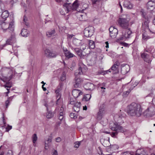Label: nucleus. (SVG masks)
Returning a JSON list of instances; mask_svg holds the SVG:
<instances>
[{"mask_svg": "<svg viewBox=\"0 0 155 155\" xmlns=\"http://www.w3.org/2000/svg\"><path fill=\"white\" fill-rule=\"evenodd\" d=\"M97 1V0H92V3L93 5H94L96 4V2Z\"/></svg>", "mask_w": 155, "mask_h": 155, "instance_id": "obj_60", "label": "nucleus"}, {"mask_svg": "<svg viewBox=\"0 0 155 155\" xmlns=\"http://www.w3.org/2000/svg\"><path fill=\"white\" fill-rule=\"evenodd\" d=\"M74 36V35L73 34L69 35L68 34V38L69 39H71L73 36Z\"/></svg>", "mask_w": 155, "mask_h": 155, "instance_id": "obj_54", "label": "nucleus"}, {"mask_svg": "<svg viewBox=\"0 0 155 155\" xmlns=\"http://www.w3.org/2000/svg\"><path fill=\"white\" fill-rule=\"evenodd\" d=\"M66 73L65 72L63 71L62 72L60 78V80L63 81L66 79Z\"/></svg>", "mask_w": 155, "mask_h": 155, "instance_id": "obj_27", "label": "nucleus"}, {"mask_svg": "<svg viewBox=\"0 0 155 155\" xmlns=\"http://www.w3.org/2000/svg\"><path fill=\"white\" fill-rule=\"evenodd\" d=\"M87 70V68L86 66L81 62H79L78 69L75 73V76L85 74Z\"/></svg>", "mask_w": 155, "mask_h": 155, "instance_id": "obj_7", "label": "nucleus"}, {"mask_svg": "<svg viewBox=\"0 0 155 155\" xmlns=\"http://www.w3.org/2000/svg\"><path fill=\"white\" fill-rule=\"evenodd\" d=\"M61 87L59 88H58L55 91V92L56 94V96L57 98L58 97V99L57 101L60 99L61 97V94L60 91L61 90Z\"/></svg>", "mask_w": 155, "mask_h": 155, "instance_id": "obj_28", "label": "nucleus"}, {"mask_svg": "<svg viewBox=\"0 0 155 155\" xmlns=\"http://www.w3.org/2000/svg\"><path fill=\"white\" fill-rule=\"evenodd\" d=\"M12 128V127L11 126H10L8 125V126L6 127V131L8 132L9 131L11 130Z\"/></svg>", "mask_w": 155, "mask_h": 155, "instance_id": "obj_47", "label": "nucleus"}, {"mask_svg": "<svg viewBox=\"0 0 155 155\" xmlns=\"http://www.w3.org/2000/svg\"><path fill=\"white\" fill-rule=\"evenodd\" d=\"M127 68L128 69L127 70H126L125 73H127L129 70V67L128 65H127L122 68L121 70V71H124Z\"/></svg>", "mask_w": 155, "mask_h": 155, "instance_id": "obj_40", "label": "nucleus"}, {"mask_svg": "<svg viewBox=\"0 0 155 155\" xmlns=\"http://www.w3.org/2000/svg\"><path fill=\"white\" fill-rule=\"evenodd\" d=\"M16 39L14 35H12L6 41V44L8 45H11L15 42Z\"/></svg>", "mask_w": 155, "mask_h": 155, "instance_id": "obj_20", "label": "nucleus"}, {"mask_svg": "<svg viewBox=\"0 0 155 155\" xmlns=\"http://www.w3.org/2000/svg\"><path fill=\"white\" fill-rule=\"evenodd\" d=\"M10 19V21L8 22L0 20V29L2 30L4 32L7 31L12 32L14 30V21L13 15Z\"/></svg>", "mask_w": 155, "mask_h": 155, "instance_id": "obj_2", "label": "nucleus"}, {"mask_svg": "<svg viewBox=\"0 0 155 155\" xmlns=\"http://www.w3.org/2000/svg\"><path fill=\"white\" fill-rule=\"evenodd\" d=\"M10 101H9V100H7L5 102V105L6 106V108H7L9 104H10Z\"/></svg>", "mask_w": 155, "mask_h": 155, "instance_id": "obj_48", "label": "nucleus"}, {"mask_svg": "<svg viewBox=\"0 0 155 155\" xmlns=\"http://www.w3.org/2000/svg\"><path fill=\"white\" fill-rule=\"evenodd\" d=\"M52 141V138L51 137H49L45 140V144L49 145H50V143H51Z\"/></svg>", "mask_w": 155, "mask_h": 155, "instance_id": "obj_29", "label": "nucleus"}, {"mask_svg": "<svg viewBox=\"0 0 155 155\" xmlns=\"http://www.w3.org/2000/svg\"><path fill=\"white\" fill-rule=\"evenodd\" d=\"M152 102L153 105L155 106V98H153L152 99Z\"/></svg>", "mask_w": 155, "mask_h": 155, "instance_id": "obj_58", "label": "nucleus"}, {"mask_svg": "<svg viewBox=\"0 0 155 155\" xmlns=\"http://www.w3.org/2000/svg\"><path fill=\"white\" fill-rule=\"evenodd\" d=\"M82 92L80 90L75 89L73 90L72 91V94L75 98H77L80 95H82Z\"/></svg>", "mask_w": 155, "mask_h": 155, "instance_id": "obj_17", "label": "nucleus"}, {"mask_svg": "<svg viewBox=\"0 0 155 155\" xmlns=\"http://www.w3.org/2000/svg\"><path fill=\"white\" fill-rule=\"evenodd\" d=\"M47 114L46 117L48 118H50L52 117L53 115L52 113L50 111L48 112Z\"/></svg>", "mask_w": 155, "mask_h": 155, "instance_id": "obj_39", "label": "nucleus"}, {"mask_svg": "<svg viewBox=\"0 0 155 155\" xmlns=\"http://www.w3.org/2000/svg\"><path fill=\"white\" fill-rule=\"evenodd\" d=\"M138 152V150H137L136 151V153L135 154V155H147L146 153L143 154V153H144V152H142V153H141L140 154H138L137 153Z\"/></svg>", "mask_w": 155, "mask_h": 155, "instance_id": "obj_51", "label": "nucleus"}, {"mask_svg": "<svg viewBox=\"0 0 155 155\" xmlns=\"http://www.w3.org/2000/svg\"><path fill=\"white\" fill-rule=\"evenodd\" d=\"M147 9L150 11H152L155 8V2L154 1H150L147 4Z\"/></svg>", "mask_w": 155, "mask_h": 155, "instance_id": "obj_14", "label": "nucleus"}, {"mask_svg": "<svg viewBox=\"0 0 155 155\" xmlns=\"http://www.w3.org/2000/svg\"><path fill=\"white\" fill-rule=\"evenodd\" d=\"M64 108L62 106L60 108V110L59 111V114H60V113L61 112H62L64 114Z\"/></svg>", "mask_w": 155, "mask_h": 155, "instance_id": "obj_52", "label": "nucleus"}, {"mask_svg": "<svg viewBox=\"0 0 155 155\" xmlns=\"http://www.w3.org/2000/svg\"><path fill=\"white\" fill-rule=\"evenodd\" d=\"M150 38V36L146 35L145 33L142 34V39L143 40L146 41Z\"/></svg>", "mask_w": 155, "mask_h": 155, "instance_id": "obj_36", "label": "nucleus"}, {"mask_svg": "<svg viewBox=\"0 0 155 155\" xmlns=\"http://www.w3.org/2000/svg\"><path fill=\"white\" fill-rule=\"evenodd\" d=\"M126 29L125 32L123 35V36L125 38H129L131 37V34L132 33V31L130 28Z\"/></svg>", "mask_w": 155, "mask_h": 155, "instance_id": "obj_19", "label": "nucleus"}, {"mask_svg": "<svg viewBox=\"0 0 155 155\" xmlns=\"http://www.w3.org/2000/svg\"><path fill=\"white\" fill-rule=\"evenodd\" d=\"M129 18H120L118 20V23L120 26L123 28L127 29L129 25Z\"/></svg>", "mask_w": 155, "mask_h": 155, "instance_id": "obj_6", "label": "nucleus"}, {"mask_svg": "<svg viewBox=\"0 0 155 155\" xmlns=\"http://www.w3.org/2000/svg\"><path fill=\"white\" fill-rule=\"evenodd\" d=\"M56 2L60 3L61 4H63L64 3V4H68V3H67V2H69V0H55Z\"/></svg>", "mask_w": 155, "mask_h": 155, "instance_id": "obj_33", "label": "nucleus"}, {"mask_svg": "<svg viewBox=\"0 0 155 155\" xmlns=\"http://www.w3.org/2000/svg\"><path fill=\"white\" fill-rule=\"evenodd\" d=\"M74 51L78 56L80 57H82V53L81 50H80L79 48H75L74 49Z\"/></svg>", "mask_w": 155, "mask_h": 155, "instance_id": "obj_30", "label": "nucleus"}, {"mask_svg": "<svg viewBox=\"0 0 155 155\" xmlns=\"http://www.w3.org/2000/svg\"><path fill=\"white\" fill-rule=\"evenodd\" d=\"M94 28L92 26L86 28L84 31V35L87 37H89L92 36L94 32Z\"/></svg>", "mask_w": 155, "mask_h": 155, "instance_id": "obj_11", "label": "nucleus"}, {"mask_svg": "<svg viewBox=\"0 0 155 155\" xmlns=\"http://www.w3.org/2000/svg\"><path fill=\"white\" fill-rule=\"evenodd\" d=\"M76 102L74 101V100L73 98H70V104L72 105H74Z\"/></svg>", "mask_w": 155, "mask_h": 155, "instance_id": "obj_43", "label": "nucleus"}, {"mask_svg": "<svg viewBox=\"0 0 155 155\" xmlns=\"http://www.w3.org/2000/svg\"><path fill=\"white\" fill-rule=\"evenodd\" d=\"M1 71L2 77H0L1 79L7 84V82L9 81L12 78L11 74L12 72L10 68L5 67L2 68ZM5 87H10L11 85L10 84L8 85L7 84L5 86Z\"/></svg>", "mask_w": 155, "mask_h": 155, "instance_id": "obj_3", "label": "nucleus"}, {"mask_svg": "<svg viewBox=\"0 0 155 155\" xmlns=\"http://www.w3.org/2000/svg\"><path fill=\"white\" fill-rule=\"evenodd\" d=\"M44 85H42V87L43 91H45L47 89H46V88L45 87H44Z\"/></svg>", "mask_w": 155, "mask_h": 155, "instance_id": "obj_61", "label": "nucleus"}, {"mask_svg": "<svg viewBox=\"0 0 155 155\" xmlns=\"http://www.w3.org/2000/svg\"><path fill=\"white\" fill-rule=\"evenodd\" d=\"M63 50L64 55L67 58H69L75 56L73 54L71 53L70 51L68 50L67 48L64 49Z\"/></svg>", "mask_w": 155, "mask_h": 155, "instance_id": "obj_18", "label": "nucleus"}, {"mask_svg": "<svg viewBox=\"0 0 155 155\" xmlns=\"http://www.w3.org/2000/svg\"><path fill=\"white\" fill-rule=\"evenodd\" d=\"M21 35L23 37H27L28 35V31L26 29H23L21 30Z\"/></svg>", "mask_w": 155, "mask_h": 155, "instance_id": "obj_25", "label": "nucleus"}, {"mask_svg": "<svg viewBox=\"0 0 155 155\" xmlns=\"http://www.w3.org/2000/svg\"><path fill=\"white\" fill-rule=\"evenodd\" d=\"M119 64L118 61H116L115 63L111 67L109 70L106 71H101L97 72V74H101L104 75L105 74H108L109 72H113L112 73L114 74H115L114 72V71H117V68Z\"/></svg>", "mask_w": 155, "mask_h": 155, "instance_id": "obj_5", "label": "nucleus"}, {"mask_svg": "<svg viewBox=\"0 0 155 155\" xmlns=\"http://www.w3.org/2000/svg\"><path fill=\"white\" fill-rule=\"evenodd\" d=\"M153 48V46H150V48L147 47V50H145L144 52L143 53L141 54V57L144 59V61L148 63H149L150 61L149 59V55L148 54H147L145 52V51L150 52L152 51Z\"/></svg>", "mask_w": 155, "mask_h": 155, "instance_id": "obj_9", "label": "nucleus"}, {"mask_svg": "<svg viewBox=\"0 0 155 155\" xmlns=\"http://www.w3.org/2000/svg\"><path fill=\"white\" fill-rule=\"evenodd\" d=\"M70 3L64 4L63 5V6L65 8V9H66L67 12L70 11L71 10L74 11L77 10L78 7L79 5L77 0L75 1L72 4V6L70 5Z\"/></svg>", "mask_w": 155, "mask_h": 155, "instance_id": "obj_8", "label": "nucleus"}, {"mask_svg": "<svg viewBox=\"0 0 155 155\" xmlns=\"http://www.w3.org/2000/svg\"><path fill=\"white\" fill-rule=\"evenodd\" d=\"M124 5L125 7L129 9H131L133 7L132 5L128 1H125L124 2Z\"/></svg>", "mask_w": 155, "mask_h": 155, "instance_id": "obj_23", "label": "nucleus"}, {"mask_svg": "<svg viewBox=\"0 0 155 155\" xmlns=\"http://www.w3.org/2000/svg\"><path fill=\"white\" fill-rule=\"evenodd\" d=\"M45 54L46 57L50 58H55L58 54L56 51L50 50L48 49H46L45 51Z\"/></svg>", "mask_w": 155, "mask_h": 155, "instance_id": "obj_12", "label": "nucleus"}, {"mask_svg": "<svg viewBox=\"0 0 155 155\" xmlns=\"http://www.w3.org/2000/svg\"><path fill=\"white\" fill-rule=\"evenodd\" d=\"M134 153L131 151H127L123 153V155H134Z\"/></svg>", "mask_w": 155, "mask_h": 155, "instance_id": "obj_38", "label": "nucleus"}, {"mask_svg": "<svg viewBox=\"0 0 155 155\" xmlns=\"http://www.w3.org/2000/svg\"><path fill=\"white\" fill-rule=\"evenodd\" d=\"M57 142H60L61 141V138L60 137H58L55 139Z\"/></svg>", "mask_w": 155, "mask_h": 155, "instance_id": "obj_49", "label": "nucleus"}, {"mask_svg": "<svg viewBox=\"0 0 155 155\" xmlns=\"http://www.w3.org/2000/svg\"><path fill=\"white\" fill-rule=\"evenodd\" d=\"M118 31L117 29H115L113 31L110 33V36L112 38H115L117 34Z\"/></svg>", "mask_w": 155, "mask_h": 155, "instance_id": "obj_24", "label": "nucleus"}, {"mask_svg": "<svg viewBox=\"0 0 155 155\" xmlns=\"http://www.w3.org/2000/svg\"><path fill=\"white\" fill-rule=\"evenodd\" d=\"M91 96L90 94H87L85 96H84L83 100L85 101H89L91 98Z\"/></svg>", "mask_w": 155, "mask_h": 155, "instance_id": "obj_32", "label": "nucleus"}, {"mask_svg": "<svg viewBox=\"0 0 155 155\" xmlns=\"http://www.w3.org/2000/svg\"><path fill=\"white\" fill-rule=\"evenodd\" d=\"M105 107L104 104H102L99 108V111L97 113V120H101L102 117V116L105 112Z\"/></svg>", "mask_w": 155, "mask_h": 155, "instance_id": "obj_13", "label": "nucleus"}, {"mask_svg": "<svg viewBox=\"0 0 155 155\" xmlns=\"http://www.w3.org/2000/svg\"><path fill=\"white\" fill-rule=\"evenodd\" d=\"M110 128L112 130L114 131L111 133L106 131L105 133L107 134H110L112 137L114 138H117V136L119 132L124 133L126 131V129L118 124L116 122L113 124V125Z\"/></svg>", "mask_w": 155, "mask_h": 155, "instance_id": "obj_4", "label": "nucleus"}, {"mask_svg": "<svg viewBox=\"0 0 155 155\" xmlns=\"http://www.w3.org/2000/svg\"><path fill=\"white\" fill-rule=\"evenodd\" d=\"M87 109V107L86 106H84L83 107V109L84 110H86Z\"/></svg>", "mask_w": 155, "mask_h": 155, "instance_id": "obj_63", "label": "nucleus"}, {"mask_svg": "<svg viewBox=\"0 0 155 155\" xmlns=\"http://www.w3.org/2000/svg\"><path fill=\"white\" fill-rule=\"evenodd\" d=\"M131 90L130 89H129L128 91H126L124 92L123 93V94L124 96H126L129 94Z\"/></svg>", "mask_w": 155, "mask_h": 155, "instance_id": "obj_44", "label": "nucleus"}, {"mask_svg": "<svg viewBox=\"0 0 155 155\" xmlns=\"http://www.w3.org/2000/svg\"><path fill=\"white\" fill-rule=\"evenodd\" d=\"M9 15V13L8 11L5 10L4 12H3L2 15V17L3 19H5L7 18Z\"/></svg>", "mask_w": 155, "mask_h": 155, "instance_id": "obj_26", "label": "nucleus"}, {"mask_svg": "<svg viewBox=\"0 0 155 155\" xmlns=\"http://www.w3.org/2000/svg\"><path fill=\"white\" fill-rule=\"evenodd\" d=\"M144 116L147 117H152L155 114L154 107H149L146 109L143 113Z\"/></svg>", "mask_w": 155, "mask_h": 155, "instance_id": "obj_10", "label": "nucleus"}, {"mask_svg": "<svg viewBox=\"0 0 155 155\" xmlns=\"http://www.w3.org/2000/svg\"><path fill=\"white\" fill-rule=\"evenodd\" d=\"M63 113L61 112L59 114V116L58 117V119L59 120H60L61 121L64 122V116Z\"/></svg>", "mask_w": 155, "mask_h": 155, "instance_id": "obj_35", "label": "nucleus"}, {"mask_svg": "<svg viewBox=\"0 0 155 155\" xmlns=\"http://www.w3.org/2000/svg\"><path fill=\"white\" fill-rule=\"evenodd\" d=\"M38 137L36 134H34L32 136V140L34 143H35L37 140Z\"/></svg>", "mask_w": 155, "mask_h": 155, "instance_id": "obj_34", "label": "nucleus"}, {"mask_svg": "<svg viewBox=\"0 0 155 155\" xmlns=\"http://www.w3.org/2000/svg\"><path fill=\"white\" fill-rule=\"evenodd\" d=\"M70 116L72 118H74V114L73 113H71Z\"/></svg>", "mask_w": 155, "mask_h": 155, "instance_id": "obj_57", "label": "nucleus"}, {"mask_svg": "<svg viewBox=\"0 0 155 155\" xmlns=\"http://www.w3.org/2000/svg\"><path fill=\"white\" fill-rule=\"evenodd\" d=\"M58 153L56 150H55L53 153V155H58Z\"/></svg>", "mask_w": 155, "mask_h": 155, "instance_id": "obj_56", "label": "nucleus"}, {"mask_svg": "<svg viewBox=\"0 0 155 155\" xmlns=\"http://www.w3.org/2000/svg\"><path fill=\"white\" fill-rule=\"evenodd\" d=\"M23 20L24 22V23L28 27L29 26V23L27 22V18L26 16H24V17Z\"/></svg>", "mask_w": 155, "mask_h": 155, "instance_id": "obj_41", "label": "nucleus"}, {"mask_svg": "<svg viewBox=\"0 0 155 155\" xmlns=\"http://www.w3.org/2000/svg\"><path fill=\"white\" fill-rule=\"evenodd\" d=\"M98 149H99V150H100V151L99 152H98V154L99 155H103V153H102V150H101V149L100 148V147H98Z\"/></svg>", "mask_w": 155, "mask_h": 155, "instance_id": "obj_50", "label": "nucleus"}, {"mask_svg": "<svg viewBox=\"0 0 155 155\" xmlns=\"http://www.w3.org/2000/svg\"><path fill=\"white\" fill-rule=\"evenodd\" d=\"M115 29H117L116 28H115L113 26L110 27L109 28V31L110 32H110L113 31Z\"/></svg>", "mask_w": 155, "mask_h": 155, "instance_id": "obj_45", "label": "nucleus"}, {"mask_svg": "<svg viewBox=\"0 0 155 155\" xmlns=\"http://www.w3.org/2000/svg\"><path fill=\"white\" fill-rule=\"evenodd\" d=\"M98 55L99 56V60L101 61L104 57L103 53H99L98 54H97V56Z\"/></svg>", "mask_w": 155, "mask_h": 155, "instance_id": "obj_42", "label": "nucleus"}, {"mask_svg": "<svg viewBox=\"0 0 155 155\" xmlns=\"http://www.w3.org/2000/svg\"><path fill=\"white\" fill-rule=\"evenodd\" d=\"M98 88H100L101 89H105V88L104 87H102V86H98Z\"/></svg>", "mask_w": 155, "mask_h": 155, "instance_id": "obj_64", "label": "nucleus"}, {"mask_svg": "<svg viewBox=\"0 0 155 155\" xmlns=\"http://www.w3.org/2000/svg\"><path fill=\"white\" fill-rule=\"evenodd\" d=\"M79 76H75V84L74 85V87H77L80 86L83 81L80 78Z\"/></svg>", "mask_w": 155, "mask_h": 155, "instance_id": "obj_16", "label": "nucleus"}, {"mask_svg": "<svg viewBox=\"0 0 155 155\" xmlns=\"http://www.w3.org/2000/svg\"><path fill=\"white\" fill-rule=\"evenodd\" d=\"M142 111L140 105L135 103H132L127 107V112L130 116L140 117L141 115Z\"/></svg>", "mask_w": 155, "mask_h": 155, "instance_id": "obj_1", "label": "nucleus"}, {"mask_svg": "<svg viewBox=\"0 0 155 155\" xmlns=\"http://www.w3.org/2000/svg\"><path fill=\"white\" fill-rule=\"evenodd\" d=\"M50 146L49 145H46L45 144V148L46 150H48L49 147Z\"/></svg>", "mask_w": 155, "mask_h": 155, "instance_id": "obj_55", "label": "nucleus"}, {"mask_svg": "<svg viewBox=\"0 0 155 155\" xmlns=\"http://www.w3.org/2000/svg\"><path fill=\"white\" fill-rule=\"evenodd\" d=\"M149 22V21L147 19L145 18L144 21V22L142 23V28L145 29H147L151 32L149 28L148 24Z\"/></svg>", "mask_w": 155, "mask_h": 155, "instance_id": "obj_21", "label": "nucleus"}, {"mask_svg": "<svg viewBox=\"0 0 155 155\" xmlns=\"http://www.w3.org/2000/svg\"><path fill=\"white\" fill-rule=\"evenodd\" d=\"M80 143L79 142H76L75 143V145L74 147L75 148H77L80 145Z\"/></svg>", "mask_w": 155, "mask_h": 155, "instance_id": "obj_46", "label": "nucleus"}, {"mask_svg": "<svg viewBox=\"0 0 155 155\" xmlns=\"http://www.w3.org/2000/svg\"><path fill=\"white\" fill-rule=\"evenodd\" d=\"M84 88L87 90L91 91L95 88L94 84L91 83H87L84 85Z\"/></svg>", "mask_w": 155, "mask_h": 155, "instance_id": "obj_15", "label": "nucleus"}, {"mask_svg": "<svg viewBox=\"0 0 155 155\" xmlns=\"http://www.w3.org/2000/svg\"><path fill=\"white\" fill-rule=\"evenodd\" d=\"M56 32L54 29L51 30L47 31L46 36L48 37H51L55 35Z\"/></svg>", "mask_w": 155, "mask_h": 155, "instance_id": "obj_22", "label": "nucleus"}, {"mask_svg": "<svg viewBox=\"0 0 155 155\" xmlns=\"http://www.w3.org/2000/svg\"><path fill=\"white\" fill-rule=\"evenodd\" d=\"M89 46L90 48L94 49L95 47L94 42L90 40L89 42Z\"/></svg>", "mask_w": 155, "mask_h": 155, "instance_id": "obj_31", "label": "nucleus"}, {"mask_svg": "<svg viewBox=\"0 0 155 155\" xmlns=\"http://www.w3.org/2000/svg\"><path fill=\"white\" fill-rule=\"evenodd\" d=\"M73 109L75 111L78 112L79 111L80 108H79V107L77 108V107H76V108H75V109Z\"/></svg>", "mask_w": 155, "mask_h": 155, "instance_id": "obj_53", "label": "nucleus"}, {"mask_svg": "<svg viewBox=\"0 0 155 155\" xmlns=\"http://www.w3.org/2000/svg\"><path fill=\"white\" fill-rule=\"evenodd\" d=\"M13 98V97H11L8 98V100H9V101H11Z\"/></svg>", "mask_w": 155, "mask_h": 155, "instance_id": "obj_62", "label": "nucleus"}, {"mask_svg": "<svg viewBox=\"0 0 155 155\" xmlns=\"http://www.w3.org/2000/svg\"><path fill=\"white\" fill-rule=\"evenodd\" d=\"M106 45L105 46V47L106 48H109V43H108V41H106L105 43Z\"/></svg>", "mask_w": 155, "mask_h": 155, "instance_id": "obj_59", "label": "nucleus"}, {"mask_svg": "<svg viewBox=\"0 0 155 155\" xmlns=\"http://www.w3.org/2000/svg\"><path fill=\"white\" fill-rule=\"evenodd\" d=\"M81 107V103L80 102H76L74 104V107H73V109H75V108L77 107L80 108Z\"/></svg>", "mask_w": 155, "mask_h": 155, "instance_id": "obj_37", "label": "nucleus"}]
</instances>
